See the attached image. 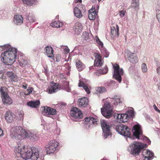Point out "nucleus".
<instances>
[{"mask_svg":"<svg viewBox=\"0 0 160 160\" xmlns=\"http://www.w3.org/2000/svg\"><path fill=\"white\" fill-rule=\"evenodd\" d=\"M6 51L1 55L2 62L6 65H12L17 59L16 48L11 47L8 44L0 46V50Z\"/></svg>","mask_w":160,"mask_h":160,"instance_id":"nucleus-1","label":"nucleus"},{"mask_svg":"<svg viewBox=\"0 0 160 160\" xmlns=\"http://www.w3.org/2000/svg\"><path fill=\"white\" fill-rule=\"evenodd\" d=\"M25 130L21 126L12 128L11 130L10 136L13 139L20 140L25 138Z\"/></svg>","mask_w":160,"mask_h":160,"instance_id":"nucleus-2","label":"nucleus"},{"mask_svg":"<svg viewBox=\"0 0 160 160\" xmlns=\"http://www.w3.org/2000/svg\"><path fill=\"white\" fill-rule=\"evenodd\" d=\"M144 145L139 142H134L128 147V150L131 154L135 157L139 155L144 148Z\"/></svg>","mask_w":160,"mask_h":160,"instance_id":"nucleus-3","label":"nucleus"},{"mask_svg":"<svg viewBox=\"0 0 160 160\" xmlns=\"http://www.w3.org/2000/svg\"><path fill=\"white\" fill-rule=\"evenodd\" d=\"M18 146V153H20L22 159L27 160L31 158V152L33 149L30 147L25 148L24 145Z\"/></svg>","mask_w":160,"mask_h":160,"instance_id":"nucleus-4","label":"nucleus"},{"mask_svg":"<svg viewBox=\"0 0 160 160\" xmlns=\"http://www.w3.org/2000/svg\"><path fill=\"white\" fill-rule=\"evenodd\" d=\"M115 129L117 132L122 135L129 137L130 135V129L126 125L120 124L116 126Z\"/></svg>","mask_w":160,"mask_h":160,"instance_id":"nucleus-5","label":"nucleus"},{"mask_svg":"<svg viewBox=\"0 0 160 160\" xmlns=\"http://www.w3.org/2000/svg\"><path fill=\"white\" fill-rule=\"evenodd\" d=\"M113 67L114 68L113 77L120 83L122 81L121 75L123 73V69L120 68L119 65L117 64L113 65Z\"/></svg>","mask_w":160,"mask_h":160,"instance_id":"nucleus-6","label":"nucleus"},{"mask_svg":"<svg viewBox=\"0 0 160 160\" xmlns=\"http://www.w3.org/2000/svg\"><path fill=\"white\" fill-rule=\"evenodd\" d=\"M101 126L103 131V135L105 138H106L111 133L110 132V126L109 123L105 120H101Z\"/></svg>","mask_w":160,"mask_h":160,"instance_id":"nucleus-7","label":"nucleus"},{"mask_svg":"<svg viewBox=\"0 0 160 160\" xmlns=\"http://www.w3.org/2000/svg\"><path fill=\"white\" fill-rule=\"evenodd\" d=\"M85 124H86L87 128H91L94 126L98 125L99 122L97 118L93 117H87L85 118Z\"/></svg>","mask_w":160,"mask_h":160,"instance_id":"nucleus-8","label":"nucleus"},{"mask_svg":"<svg viewBox=\"0 0 160 160\" xmlns=\"http://www.w3.org/2000/svg\"><path fill=\"white\" fill-rule=\"evenodd\" d=\"M59 143L55 140L51 141L46 146V150L48 154L53 153L57 148Z\"/></svg>","mask_w":160,"mask_h":160,"instance_id":"nucleus-9","label":"nucleus"},{"mask_svg":"<svg viewBox=\"0 0 160 160\" xmlns=\"http://www.w3.org/2000/svg\"><path fill=\"white\" fill-rule=\"evenodd\" d=\"M133 135L138 139H140V137L142 135V131L141 126L138 124L134 125L132 129Z\"/></svg>","mask_w":160,"mask_h":160,"instance_id":"nucleus-10","label":"nucleus"},{"mask_svg":"<svg viewBox=\"0 0 160 160\" xmlns=\"http://www.w3.org/2000/svg\"><path fill=\"white\" fill-rule=\"evenodd\" d=\"M79 4H78L76 7L73 9L74 15L76 17L78 18H80L82 17V14L81 11L82 9H84L85 8L84 6L81 3V2Z\"/></svg>","mask_w":160,"mask_h":160,"instance_id":"nucleus-11","label":"nucleus"},{"mask_svg":"<svg viewBox=\"0 0 160 160\" xmlns=\"http://www.w3.org/2000/svg\"><path fill=\"white\" fill-rule=\"evenodd\" d=\"M71 115L76 119H79L82 117V114L81 111L76 107H73L71 109Z\"/></svg>","mask_w":160,"mask_h":160,"instance_id":"nucleus-12","label":"nucleus"},{"mask_svg":"<svg viewBox=\"0 0 160 160\" xmlns=\"http://www.w3.org/2000/svg\"><path fill=\"white\" fill-rule=\"evenodd\" d=\"M114 118H116L118 122H127L129 119V117L126 113L116 114L114 115Z\"/></svg>","mask_w":160,"mask_h":160,"instance_id":"nucleus-13","label":"nucleus"},{"mask_svg":"<svg viewBox=\"0 0 160 160\" xmlns=\"http://www.w3.org/2000/svg\"><path fill=\"white\" fill-rule=\"evenodd\" d=\"M60 87L61 86L58 83H51L50 86L48 87V93L51 94L56 92L60 90Z\"/></svg>","mask_w":160,"mask_h":160,"instance_id":"nucleus-14","label":"nucleus"},{"mask_svg":"<svg viewBox=\"0 0 160 160\" xmlns=\"http://www.w3.org/2000/svg\"><path fill=\"white\" fill-rule=\"evenodd\" d=\"M25 138H29L32 141H35L38 139V136L37 133L32 131L25 130Z\"/></svg>","mask_w":160,"mask_h":160,"instance_id":"nucleus-15","label":"nucleus"},{"mask_svg":"<svg viewBox=\"0 0 160 160\" xmlns=\"http://www.w3.org/2000/svg\"><path fill=\"white\" fill-rule=\"evenodd\" d=\"M95 58L94 61V65L97 67H101L103 64V61L102 60V56L99 54L95 52L94 53Z\"/></svg>","mask_w":160,"mask_h":160,"instance_id":"nucleus-16","label":"nucleus"},{"mask_svg":"<svg viewBox=\"0 0 160 160\" xmlns=\"http://www.w3.org/2000/svg\"><path fill=\"white\" fill-rule=\"evenodd\" d=\"M128 58L129 61L133 64H135L138 62V59L137 56L135 53H132L131 52L128 53Z\"/></svg>","mask_w":160,"mask_h":160,"instance_id":"nucleus-17","label":"nucleus"},{"mask_svg":"<svg viewBox=\"0 0 160 160\" xmlns=\"http://www.w3.org/2000/svg\"><path fill=\"white\" fill-rule=\"evenodd\" d=\"M45 52L48 57L53 58L54 57L53 50L51 46H47L45 48Z\"/></svg>","mask_w":160,"mask_h":160,"instance_id":"nucleus-18","label":"nucleus"},{"mask_svg":"<svg viewBox=\"0 0 160 160\" xmlns=\"http://www.w3.org/2000/svg\"><path fill=\"white\" fill-rule=\"evenodd\" d=\"M23 18L20 15H15L14 17V22L17 25H21L23 23Z\"/></svg>","mask_w":160,"mask_h":160,"instance_id":"nucleus-19","label":"nucleus"},{"mask_svg":"<svg viewBox=\"0 0 160 160\" xmlns=\"http://www.w3.org/2000/svg\"><path fill=\"white\" fill-rule=\"evenodd\" d=\"M88 13V18L91 20L95 19L97 16V14L95 7H92V8L89 10Z\"/></svg>","mask_w":160,"mask_h":160,"instance_id":"nucleus-20","label":"nucleus"},{"mask_svg":"<svg viewBox=\"0 0 160 160\" xmlns=\"http://www.w3.org/2000/svg\"><path fill=\"white\" fill-rule=\"evenodd\" d=\"M7 76L9 78L12 82H17L18 80V78L16 75L12 72L8 71L6 73Z\"/></svg>","mask_w":160,"mask_h":160,"instance_id":"nucleus-21","label":"nucleus"},{"mask_svg":"<svg viewBox=\"0 0 160 160\" xmlns=\"http://www.w3.org/2000/svg\"><path fill=\"white\" fill-rule=\"evenodd\" d=\"M33 150L31 152V158L32 160H37L39 158V152L38 149L35 147H32Z\"/></svg>","mask_w":160,"mask_h":160,"instance_id":"nucleus-22","label":"nucleus"},{"mask_svg":"<svg viewBox=\"0 0 160 160\" xmlns=\"http://www.w3.org/2000/svg\"><path fill=\"white\" fill-rule=\"evenodd\" d=\"M79 107L85 108L88 104V98L86 97H83L79 99L78 101Z\"/></svg>","mask_w":160,"mask_h":160,"instance_id":"nucleus-23","label":"nucleus"},{"mask_svg":"<svg viewBox=\"0 0 160 160\" xmlns=\"http://www.w3.org/2000/svg\"><path fill=\"white\" fill-rule=\"evenodd\" d=\"M73 28L75 33L78 34L82 32V26L81 23L77 22L74 25Z\"/></svg>","mask_w":160,"mask_h":160,"instance_id":"nucleus-24","label":"nucleus"},{"mask_svg":"<svg viewBox=\"0 0 160 160\" xmlns=\"http://www.w3.org/2000/svg\"><path fill=\"white\" fill-rule=\"evenodd\" d=\"M14 116V114L10 111H8L5 114V119L7 122H11L13 121Z\"/></svg>","mask_w":160,"mask_h":160,"instance_id":"nucleus-25","label":"nucleus"},{"mask_svg":"<svg viewBox=\"0 0 160 160\" xmlns=\"http://www.w3.org/2000/svg\"><path fill=\"white\" fill-rule=\"evenodd\" d=\"M101 112L103 116L107 118L112 117L113 114L112 111L109 110H101Z\"/></svg>","mask_w":160,"mask_h":160,"instance_id":"nucleus-26","label":"nucleus"},{"mask_svg":"<svg viewBox=\"0 0 160 160\" xmlns=\"http://www.w3.org/2000/svg\"><path fill=\"white\" fill-rule=\"evenodd\" d=\"M3 103L5 104H10L12 102V100L8 94H6L5 97H2Z\"/></svg>","mask_w":160,"mask_h":160,"instance_id":"nucleus-27","label":"nucleus"},{"mask_svg":"<svg viewBox=\"0 0 160 160\" xmlns=\"http://www.w3.org/2000/svg\"><path fill=\"white\" fill-rule=\"evenodd\" d=\"M40 104L39 100H37L36 101H31L28 102L27 105L30 107L32 108H37Z\"/></svg>","mask_w":160,"mask_h":160,"instance_id":"nucleus-28","label":"nucleus"},{"mask_svg":"<svg viewBox=\"0 0 160 160\" xmlns=\"http://www.w3.org/2000/svg\"><path fill=\"white\" fill-rule=\"evenodd\" d=\"M119 27L118 25L116 26V27H113L111 29V33L114 36H119Z\"/></svg>","mask_w":160,"mask_h":160,"instance_id":"nucleus-29","label":"nucleus"},{"mask_svg":"<svg viewBox=\"0 0 160 160\" xmlns=\"http://www.w3.org/2000/svg\"><path fill=\"white\" fill-rule=\"evenodd\" d=\"M142 155L143 157L151 158L153 156L154 154L152 152L150 151L149 150H144L142 152Z\"/></svg>","mask_w":160,"mask_h":160,"instance_id":"nucleus-30","label":"nucleus"},{"mask_svg":"<svg viewBox=\"0 0 160 160\" xmlns=\"http://www.w3.org/2000/svg\"><path fill=\"white\" fill-rule=\"evenodd\" d=\"M18 60L19 62V65L22 67H24L28 64L27 60H24L23 58L22 57L21 55L19 57L18 56Z\"/></svg>","mask_w":160,"mask_h":160,"instance_id":"nucleus-31","label":"nucleus"},{"mask_svg":"<svg viewBox=\"0 0 160 160\" xmlns=\"http://www.w3.org/2000/svg\"><path fill=\"white\" fill-rule=\"evenodd\" d=\"M101 110H107L112 111L113 108L111 106L110 102L107 101L105 102L104 106L102 108H101Z\"/></svg>","mask_w":160,"mask_h":160,"instance_id":"nucleus-32","label":"nucleus"},{"mask_svg":"<svg viewBox=\"0 0 160 160\" xmlns=\"http://www.w3.org/2000/svg\"><path fill=\"white\" fill-rule=\"evenodd\" d=\"M63 25V23L59 21H55L50 24V25L53 27L60 28Z\"/></svg>","mask_w":160,"mask_h":160,"instance_id":"nucleus-33","label":"nucleus"},{"mask_svg":"<svg viewBox=\"0 0 160 160\" xmlns=\"http://www.w3.org/2000/svg\"><path fill=\"white\" fill-rule=\"evenodd\" d=\"M76 66L78 70L79 71H82L85 67L84 65L79 60L76 61Z\"/></svg>","mask_w":160,"mask_h":160,"instance_id":"nucleus-34","label":"nucleus"},{"mask_svg":"<svg viewBox=\"0 0 160 160\" xmlns=\"http://www.w3.org/2000/svg\"><path fill=\"white\" fill-rule=\"evenodd\" d=\"M100 50L102 56H103L104 57L106 58L108 57L109 53L105 48L104 47L102 48H100Z\"/></svg>","mask_w":160,"mask_h":160,"instance_id":"nucleus-35","label":"nucleus"},{"mask_svg":"<svg viewBox=\"0 0 160 160\" xmlns=\"http://www.w3.org/2000/svg\"><path fill=\"white\" fill-rule=\"evenodd\" d=\"M78 86L79 87H83L88 94L90 93V91L88 87L82 82L80 81Z\"/></svg>","mask_w":160,"mask_h":160,"instance_id":"nucleus-36","label":"nucleus"},{"mask_svg":"<svg viewBox=\"0 0 160 160\" xmlns=\"http://www.w3.org/2000/svg\"><path fill=\"white\" fill-rule=\"evenodd\" d=\"M8 90L7 88L4 87H1L0 88V92L1 97H5L6 94H8Z\"/></svg>","mask_w":160,"mask_h":160,"instance_id":"nucleus-37","label":"nucleus"},{"mask_svg":"<svg viewBox=\"0 0 160 160\" xmlns=\"http://www.w3.org/2000/svg\"><path fill=\"white\" fill-rule=\"evenodd\" d=\"M112 103L115 106L118 105L119 104L122 103L120 99L117 96L114 97L113 98H112Z\"/></svg>","mask_w":160,"mask_h":160,"instance_id":"nucleus-38","label":"nucleus"},{"mask_svg":"<svg viewBox=\"0 0 160 160\" xmlns=\"http://www.w3.org/2000/svg\"><path fill=\"white\" fill-rule=\"evenodd\" d=\"M23 2L28 6H31L35 4L37 0H22Z\"/></svg>","mask_w":160,"mask_h":160,"instance_id":"nucleus-39","label":"nucleus"},{"mask_svg":"<svg viewBox=\"0 0 160 160\" xmlns=\"http://www.w3.org/2000/svg\"><path fill=\"white\" fill-rule=\"evenodd\" d=\"M96 93L97 94L102 93L106 91V88L104 87H98L96 88Z\"/></svg>","mask_w":160,"mask_h":160,"instance_id":"nucleus-40","label":"nucleus"},{"mask_svg":"<svg viewBox=\"0 0 160 160\" xmlns=\"http://www.w3.org/2000/svg\"><path fill=\"white\" fill-rule=\"evenodd\" d=\"M44 109L42 112V114L44 115L48 116L49 115V112L51 108L45 106L43 107Z\"/></svg>","mask_w":160,"mask_h":160,"instance_id":"nucleus-41","label":"nucleus"},{"mask_svg":"<svg viewBox=\"0 0 160 160\" xmlns=\"http://www.w3.org/2000/svg\"><path fill=\"white\" fill-rule=\"evenodd\" d=\"M64 89L67 92H69L71 91V89L68 87L69 82L67 81H64L63 84Z\"/></svg>","mask_w":160,"mask_h":160,"instance_id":"nucleus-42","label":"nucleus"},{"mask_svg":"<svg viewBox=\"0 0 160 160\" xmlns=\"http://www.w3.org/2000/svg\"><path fill=\"white\" fill-rule=\"evenodd\" d=\"M108 71V68L107 66H105L103 69H101L98 70V72L101 74L106 73Z\"/></svg>","mask_w":160,"mask_h":160,"instance_id":"nucleus-43","label":"nucleus"},{"mask_svg":"<svg viewBox=\"0 0 160 160\" xmlns=\"http://www.w3.org/2000/svg\"><path fill=\"white\" fill-rule=\"evenodd\" d=\"M96 39L97 43L99 46V48L100 49V48H103V43L100 41L99 38H98V37H96Z\"/></svg>","mask_w":160,"mask_h":160,"instance_id":"nucleus-44","label":"nucleus"},{"mask_svg":"<svg viewBox=\"0 0 160 160\" xmlns=\"http://www.w3.org/2000/svg\"><path fill=\"white\" fill-rule=\"evenodd\" d=\"M126 113L129 117V119L130 118H133L134 116V111L132 110L128 111Z\"/></svg>","mask_w":160,"mask_h":160,"instance_id":"nucleus-45","label":"nucleus"},{"mask_svg":"<svg viewBox=\"0 0 160 160\" xmlns=\"http://www.w3.org/2000/svg\"><path fill=\"white\" fill-rule=\"evenodd\" d=\"M28 19L31 23L35 22L36 21L34 16H31L30 15L28 17Z\"/></svg>","mask_w":160,"mask_h":160,"instance_id":"nucleus-46","label":"nucleus"},{"mask_svg":"<svg viewBox=\"0 0 160 160\" xmlns=\"http://www.w3.org/2000/svg\"><path fill=\"white\" fill-rule=\"evenodd\" d=\"M138 0H132V7L136 8L139 6Z\"/></svg>","mask_w":160,"mask_h":160,"instance_id":"nucleus-47","label":"nucleus"},{"mask_svg":"<svg viewBox=\"0 0 160 160\" xmlns=\"http://www.w3.org/2000/svg\"><path fill=\"white\" fill-rule=\"evenodd\" d=\"M33 90V88L32 87H29L27 89V91H25V94L26 95H28L32 92Z\"/></svg>","mask_w":160,"mask_h":160,"instance_id":"nucleus-48","label":"nucleus"},{"mask_svg":"<svg viewBox=\"0 0 160 160\" xmlns=\"http://www.w3.org/2000/svg\"><path fill=\"white\" fill-rule=\"evenodd\" d=\"M141 68L142 71L143 72H146L147 71V68L146 65L145 63H142L141 65Z\"/></svg>","mask_w":160,"mask_h":160,"instance_id":"nucleus-49","label":"nucleus"},{"mask_svg":"<svg viewBox=\"0 0 160 160\" xmlns=\"http://www.w3.org/2000/svg\"><path fill=\"white\" fill-rule=\"evenodd\" d=\"M51 110H50V111H49V115H54L56 114V111L55 109L51 108Z\"/></svg>","mask_w":160,"mask_h":160,"instance_id":"nucleus-50","label":"nucleus"},{"mask_svg":"<svg viewBox=\"0 0 160 160\" xmlns=\"http://www.w3.org/2000/svg\"><path fill=\"white\" fill-rule=\"evenodd\" d=\"M83 37L85 40H87L89 38V33L86 32H83Z\"/></svg>","mask_w":160,"mask_h":160,"instance_id":"nucleus-51","label":"nucleus"},{"mask_svg":"<svg viewBox=\"0 0 160 160\" xmlns=\"http://www.w3.org/2000/svg\"><path fill=\"white\" fill-rule=\"evenodd\" d=\"M125 13L126 11L123 10L119 12V15L121 17H123L124 16Z\"/></svg>","mask_w":160,"mask_h":160,"instance_id":"nucleus-52","label":"nucleus"},{"mask_svg":"<svg viewBox=\"0 0 160 160\" xmlns=\"http://www.w3.org/2000/svg\"><path fill=\"white\" fill-rule=\"evenodd\" d=\"M144 139L149 144H150L151 142L150 139L147 137H145L144 138Z\"/></svg>","mask_w":160,"mask_h":160,"instance_id":"nucleus-53","label":"nucleus"},{"mask_svg":"<svg viewBox=\"0 0 160 160\" xmlns=\"http://www.w3.org/2000/svg\"><path fill=\"white\" fill-rule=\"evenodd\" d=\"M153 108L155 111L160 113V110L158 108L155 104L153 105Z\"/></svg>","mask_w":160,"mask_h":160,"instance_id":"nucleus-54","label":"nucleus"},{"mask_svg":"<svg viewBox=\"0 0 160 160\" xmlns=\"http://www.w3.org/2000/svg\"><path fill=\"white\" fill-rule=\"evenodd\" d=\"M157 72L158 74L160 75V67H158L157 69Z\"/></svg>","mask_w":160,"mask_h":160,"instance_id":"nucleus-55","label":"nucleus"},{"mask_svg":"<svg viewBox=\"0 0 160 160\" xmlns=\"http://www.w3.org/2000/svg\"><path fill=\"white\" fill-rule=\"evenodd\" d=\"M64 51L66 53H68L69 52V49L67 47L64 49Z\"/></svg>","mask_w":160,"mask_h":160,"instance_id":"nucleus-56","label":"nucleus"},{"mask_svg":"<svg viewBox=\"0 0 160 160\" xmlns=\"http://www.w3.org/2000/svg\"><path fill=\"white\" fill-rule=\"evenodd\" d=\"M3 135V131L0 127V136H2Z\"/></svg>","mask_w":160,"mask_h":160,"instance_id":"nucleus-57","label":"nucleus"},{"mask_svg":"<svg viewBox=\"0 0 160 160\" xmlns=\"http://www.w3.org/2000/svg\"><path fill=\"white\" fill-rule=\"evenodd\" d=\"M157 18L158 20V22L160 23V14H159L157 16Z\"/></svg>","mask_w":160,"mask_h":160,"instance_id":"nucleus-58","label":"nucleus"},{"mask_svg":"<svg viewBox=\"0 0 160 160\" xmlns=\"http://www.w3.org/2000/svg\"><path fill=\"white\" fill-rule=\"evenodd\" d=\"M3 74L2 71H0V78H2L3 77Z\"/></svg>","mask_w":160,"mask_h":160,"instance_id":"nucleus-59","label":"nucleus"},{"mask_svg":"<svg viewBox=\"0 0 160 160\" xmlns=\"http://www.w3.org/2000/svg\"><path fill=\"white\" fill-rule=\"evenodd\" d=\"M27 87V85L26 84H25L24 85H22V88H23L26 89Z\"/></svg>","mask_w":160,"mask_h":160,"instance_id":"nucleus-60","label":"nucleus"},{"mask_svg":"<svg viewBox=\"0 0 160 160\" xmlns=\"http://www.w3.org/2000/svg\"><path fill=\"white\" fill-rule=\"evenodd\" d=\"M75 2L76 3L77 2H82V0H74Z\"/></svg>","mask_w":160,"mask_h":160,"instance_id":"nucleus-61","label":"nucleus"},{"mask_svg":"<svg viewBox=\"0 0 160 160\" xmlns=\"http://www.w3.org/2000/svg\"><path fill=\"white\" fill-rule=\"evenodd\" d=\"M144 158V159L143 160H150V158L146 157H143Z\"/></svg>","mask_w":160,"mask_h":160,"instance_id":"nucleus-62","label":"nucleus"},{"mask_svg":"<svg viewBox=\"0 0 160 160\" xmlns=\"http://www.w3.org/2000/svg\"><path fill=\"white\" fill-rule=\"evenodd\" d=\"M18 114H19V117L20 118L22 117L23 115V113H22L21 112L19 113Z\"/></svg>","mask_w":160,"mask_h":160,"instance_id":"nucleus-63","label":"nucleus"},{"mask_svg":"<svg viewBox=\"0 0 160 160\" xmlns=\"http://www.w3.org/2000/svg\"><path fill=\"white\" fill-rule=\"evenodd\" d=\"M159 65H160L159 62H157V66L158 67H160L159 66Z\"/></svg>","mask_w":160,"mask_h":160,"instance_id":"nucleus-64","label":"nucleus"}]
</instances>
